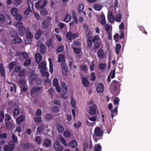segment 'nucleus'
Returning a JSON list of instances; mask_svg holds the SVG:
<instances>
[{"instance_id":"f257e3e1","label":"nucleus","mask_w":151,"mask_h":151,"mask_svg":"<svg viewBox=\"0 0 151 151\" xmlns=\"http://www.w3.org/2000/svg\"><path fill=\"white\" fill-rule=\"evenodd\" d=\"M31 75L29 76V82L31 83L33 80H35L36 84L38 85H41L43 82L42 81L40 78H37V75L34 74L33 71L31 72Z\"/></svg>"},{"instance_id":"f03ea898","label":"nucleus","mask_w":151,"mask_h":151,"mask_svg":"<svg viewBox=\"0 0 151 151\" xmlns=\"http://www.w3.org/2000/svg\"><path fill=\"white\" fill-rule=\"evenodd\" d=\"M94 133L96 135L93 136V138L94 139L95 141L96 142L97 141L98 139L97 138L96 136H102L103 135V132L99 127H97L95 128Z\"/></svg>"},{"instance_id":"7ed1b4c3","label":"nucleus","mask_w":151,"mask_h":151,"mask_svg":"<svg viewBox=\"0 0 151 151\" xmlns=\"http://www.w3.org/2000/svg\"><path fill=\"white\" fill-rule=\"evenodd\" d=\"M79 35L78 33H73L71 32H68L66 34V36L69 40L76 39L79 37Z\"/></svg>"},{"instance_id":"20e7f679","label":"nucleus","mask_w":151,"mask_h":151,"mask_svg":"<svg viewBox=\"0 0 151 151\" xmlns=\"http://www.w3.org/2000/svg\"><path fill=\"white\" fill-rule=\"evenodd\" d=\"M15 147V145L12 141L9 142L8 145H6L4 147V151H13Z\"/></svg>"},{"instance_id":"39448f33","label":"nucleus","mask_w":151,"mask_h":151,"mask_svg":"<svg viewBox=\"0 0 151 151\" xmlns=\"http://www.w3.org/2000/svg\"><path fill=\"white\" fill-rule=\"evenodd\" d=\"M17 26H19L18 32L20 36L23 35L25 33L26 30L25 27L22 26V23L21 22H18L16 24Z\"/></svg>"},{"instance_id":"423d86ee","label":"nucleus","mask_w":151,"mask_h":151,"mask_svg":"<svg viewBox=\"0 0 151 151\" xmlns=\"http://www.w3.org/2000/svg\"><path fill=\"white\" fill-rule=\"evenodd\" d=\"M53 147L56 151H63V146L61 144L60 142L56 141L53 144Z\"/></svg>"},{"instance_id":"0eeeda50","label":"nucleus","mask_w":151,"mask_h":151,"mask_svg":"<svg viewBox=\"0 0 151 151\" xmlns=\"http://www.w3.org/2000/svg\"><path fill=\"white\" fill-rule=\"evenodd\" d=\"M51 20V17L48 16L47 17L46 19H45L42 22V25L43 28L44 29L47 28L48 27L50 21Z\"/></svg>"},{"instance_id":"6e6552de","label":"nucleus","mask_w":151,"mask_h":151,"mask_svg":"<svg viewBox=\"0 0 151 151\" xmlns=\"http://www.w3.org/2000/svg\"><path fill=\"white\" fill-rule=\"evenodd\" d=\"M104 90V86L101 83H99L97 85L96 91L98 93H101L103 92Z\"/></svg>"},{"instance_id":"1a4fd4ad","label":"nucleus","mask_w":151,"mask_h":151,"mask_svg":"<svg viewBox=\"0 0 151 151\" xmlns=\"http://www.w3.org/2000/svg\"><path fill=\"white\" fill-rule=\"evenodd\" d=\"M46 63L44 61H42L41 63H40L39 65V68L40 69V72L42 73V72L44 71L47 70V68L46 67Z\"/></svg>"},{"instance_id":"9d476101","label":"nucleus","mask_w":151,"mask_h":151,"mask_svg":"<svg viewBox=\"0 0 151 151\" xmlns=\"http://www.w3.org/2000/svg\"><path fill=\"white\" fill-rule=\"evenodd\" d=\"M96 104L92 105L90 109L89 114L92 115H95L96 113Z\"/></svg>"},{"instance_id":"9b49d317","label":"nucleus","mask_w":151,"mask_h":151,"mask_svg":"<svg viewBox=\"0 0 151 151\" xmlns=\"http://www.w3.org/2000/svg\"><path fill=\"white\" fill-rule=\"evenodd\" d=\"M61 67L62 68V70L63 74L65 76L67 75L68 68L65 64V63H62L61 65Z\"/></svg>"},{"instance_id":"f8f14e48","label":"nucleus","mask_w":151,"mask_h":151,"mask_svg":"<svg viewBox=\"0 0 151 151\" xmlns=\"http://www.w3.org/2000/svg\"><path fill=\"white\" fill-rule=\"evenodd\" d=\"M42 88V87H39L38 86H35L32 88L31 89L30 94L31 95L34 94L37 92H38L41 90Z\"/></svg>"},{"instance_id":"ddd939ff","label":"nucleus","mask_w":151,"mask_h":151,"mask_svg":"<svg viewBox=\"0 0 151 151\" xmlns=\"http://www.w3.org/2000/svg\"><path fill=\"white\" fill-rule=\"evenodd\" d=\"M93 37L91 36H89L88 37L87 40V45L88 47L91 48L92 45L93 41L92 40Z\"/></svg>"},{"instance_id":"4468645a","label":"nucleus","mask_w":151,"mask_h":151,"mask_svg":"<svg viewBox=\"0 0 151 151\" xmlns=\"http://www.w3.org/2000/svg\"><path fill=\"white\" fill-rule=\"evenodd\" d=\"M44 125L45 124L44 123L43 124H40L37 127L36 133L37 132L39 133H42L44 129Z\"/></svg>"},{"instance_id":"2eb2a0df","label":"nucleus","mask_w":151,"mask_h":151,"mask_svg":"<svg viewBox=\"0 0 151 151\" xmlns=\"http://www.w3.org/2000/svg\"><path fill=\"white\" fill-rule=\"evenodd\" d=\"M25 117L23 115H21L16 118V123L18 124H20L25 120Z\"/></svg>"},{"instance_id":"dca6fc26","label":"nucleus","mask_w":151,"mask_h":151,"mask_svg":"<svg viewBox=\"0 0 151 151\" xmlns=\"http://www.w3.org/2000/svg\"><path fill=\"white\" fill-rule=\"evenodd\" d=\"M82 82L83 86L85 87H88L90 85L89 82L86 77L82 78Z\"/></svg>"},{"instance_id":"f3484780","label":"nucleus","mask_w":151,"mask_h":151,"mask_svg":"<svg viewBox=\"0 0 151 151\" xmlns=\"http://www.w3.org/2000/svg\"><path fill=\"white\" fill-rule=\"evenodd\" d=\"M97 55L98 57L100 58H104V50L102 48H100L98 50Z\"/></svg>"},{"instance_id":"a211bd4d","label":"nucleus","mask_w":151,"mask_h":151,"mask_svg":"<svg viewBox=\"0 0 151 151\" xmlns=\"http://www.w3.org/2000/svg\"><path fill=\"white\" fill-rule=\"evenodd\" d=\"M0 73L2 77L5 76V70L3 63H0Z\"/></svg>"},{"instance_id":"6ab92c4d","label":"nucleus","mask_w":151,"mask_h":151,"mask_svg":"<svg viewBox=\"0 0 151 151\" xmlns=\"http://www.w3.org/2000/svg\"><path fill=\"white\" fill-rule=\"evenodd\" d=\"M26 81L24 78H20L18 81L17 83L20 84V86H25Z\"/></svg>"},{"instance_id":"aec40b11","label":"nucleus","mask_w":151,"mask_h":151,"mask_svg":"<svg viewBox=\"0 0 151 151\" xmlns=\"http://www.w3.org/2000/svg\"><path fill=\"white\" fill-rule=\"evenodd\" d=\"M35 57L36 62L37 63H39L42 59L41 55L39 53H36L35 55Z\"/></svg>"},{"instance_id":"412c9836","label":"nucleus","mask_w":151,"mask_h":151,"mask_svg":"<svg viewBox=\"0 0 151 151\" xmlns=\"http://www.w3.org/2000/svg\"><path fill=\"white\" fill-rule=\"evenodd\" d=\"M115 69H114L113 71H111L110 74L108 76L107 78V81L108 82H110L111 81V79L110 78V76L111 75V78H113L115 76Z\"/></svg>"},{"instance_id":"4be33fe9","label":"nucleus","mask_w":151,"mask_h":151,"mask_svg":"<svg viewBox=\"0 0 151 151\" xmlns=\"http://www.w3.org/2000/svg\"><path fill=\"white\" fill-rule=\"evenodd\" d=\"M58 61L59 63L65 62V57L63 54H60V55L58 56Z\"/></svg>"},{"instance_id":"5701e85b","label":"nucleus","mask_w":151,"mask_h":151,"mask_svg":"<svg viewBox=\"0 0 151 151\" xmlns=\"http://www.w3.org/2000/svg\"><path fill=\"white\" fill-rule=\"evenodd\" d=\"M68 146L73 148H76L77 146V142L76 140H72L69 143Z\"/></svg>"},{"instance_id":"b1692460","label":"nucleus","mask_w":151,"mask_h":151,"mask_svg":"<svg viewBox=\"0 0 151 151\" xmlns=\"http://www.w3.org/2000/svg\"><path fill=\"white\" fill-rule=\"evenodd\" d=\"M51 145V141L47 139H45L44 140V141L43 144V146L44 147L46 146L49 147H50Z\"/></svg>"},{"instance_id":"393cba45","label":"nucleus","mask_w":151,"mask_h":151,"mask_svg":"<svg viewBox=\"0 0 151 151\" xmlns=\"http://www.w3.org/2000/svg\"><path fill=\"white\" fill-rule=\"evenodd\" d=\"M42 32V31L40 30V29L38 30L37 31L35 38L37 40H38L41 37Z\"/></svg>"},{"instance_id":"a878e982","label":"nucleus","mask_w":151,"mask_h":151,"mask_svg":"<svg viewBox=\"0 0 151 151\" xmlns=\"http://www.w3.org/2000/svg\"><path fill=\"white\" fill-rule=\"evenodd\" d=\"M41 8L40 12L41 15L45 16L48 14V12L45 8Z\"/></svg>"},{"instance_id":"bb28decb","label":"nucleus","mask_w":151,"mask_h":151,"mask_svg":"<svg viewBox=\"0 0 151 151\" xmlns=\"http://www.w3.org/2000/svg\"><path fill=\"white\" fill-rule=\"evenodd\" d=\"M22 42L21 39L18 36L15 37V38L13 40L12 43H20Z\"/></svg>"},{"instance_id":"cd10ccee","label":"nucleus","mask_w":151,"mask_h":151,"mask_svg":"<svg viewBox=\"0 0 151 151\" xmlns=\"http://www.w3.org/2000/svg\"><path fill=\"white\" fill-rule=\"evenodd\" d=\"M62 90L64 93H66L67 91V86L65 82H62L61 84Z\"/></svg>"},{"instance_id":"c85d7f7f","label":"nucleus","mask_w":151,"mask_h":151,"mask_svg":"<svg viewBox=\"0 0 151 151\" xmlns=\"http://www.w3.org/2000/svg\"><path fill=\"white\" fill-rule=\"evenodd\" d=\"M102 6L101 4H95L94 6V8L95 10L97 11H100L102 8Z\"/></svg>"},{"instance_id":"c756f323","label":"nucleus","mask_w":151,"mask_h":151,"mask_svg":"<svg viewBox=\"0 0 151 151\" xmlns=\"http://www.w3.org/2000/svg\"><path fill=\"white\" fill-rule=\"evenodd\" d=\"M10 12L12 15L14 16L17 14L18 10L16 8H12L11 9Z\"/></svg>"},{"instance_id":"7c9ffc66","label":"nucleus","mask_w":151,"mask_h":151,"mask_svg":"<svg viewBox=\"0 0 151 151\" xmlns=\"http://www.w3.org/2000/svg\"><path fill=\"white\" fill-rule=\"evenodd\" d=\"M40 48V53L41 54L44 53L45 52L46 49V46L43 44H41Z\"/></svg>"},{"instance_id":"2f4dec72","label":"nucleus","mask_w":151,"mask_h":151,"mask_svg":"<svg viewBox=\"0 0 151 151\" xmlns=\"http://www.w3.org/2000/svg\"><path fill=\"white\" fill-rule=\"evenodd\" d=\"M111 83L113 84H114V88L115 89H116V88L117 87H118L120 86V84L119 82H118L117 81L115 80H114V81H113L111 82Z\"/></svg>"},{"instance_id":"473e14b6","label":"nucleus","mask_w":151,"mask_h":151,"mask_svg":"<svg viewBox=\"0 0 151 151\" xmlns=\"http://www.w3.org/2000/svg\"><path fill=\"white\" fill-rule=\"evenodd\" d=\"M94 43V48L93 49L94 50H96L98 49L100 46V42L99 41H96L93 42Z\"/></svg>"},{"instance_id":"72a5a7b5","label":"nucleus","mask_w":151,"mask_h":151,"mask_svg":"<svg viewBox=\"0 0 151 151\" xmlns=\"http://www.w3.org/2000/svg\"><path fill=\"white\" fill-rule=\"evenodd\" d=\"M58 131L60 133H62L64 130V127L60 124H58L57 126Z\"/></svg>"},{"instance_id":"f704fd0d","label":"nucleus","mask_w":151,"mask_h":151,"mask_svg":"<svg viewBox=\"0 0 151 151\" xmlns=\"http://www.w3.org/2000/svg\"><path fill=\"white\" fill-rule=\"evenodd\" d=\"M71 19V16L68 14H66L64 20L65 22H69Z\"/></svg>"},{"instance_id":"c9c22d12","label":"nucleus","mask_w":151,"mask_h":151,"mask_svg":"<svg viewBox=\"0 0 151 151\" xmlns=\"http://www.w3.org/2000/svg\"><path fill=\"white\" fill-rule=\"evenodd\" d=\"M106 66L105 63H100L98 65L99 69L101 70H103L105 69Z\"/></svg>"},{"instance_id":"e433bc0d","label":"nucleus","mask_w":151,"mask_h":151,"mask_svg":"<svg viewBox=\"0 0 151 151\" xmlns=\"http://www.w3.org/2000/svg\"><path fill=\"white\" fill-rule=\"evenodd\" d=\"M121 47V45L119 44H117L115 47V51L117 54H118L120 52V50Z\"/></svg>"},{"instance_id":"4c0bfd02","label":"nucleus","mask_w":151,"mask_h":151,"mask_svg":"<svg viewBox=\"0 0 151 151\" xmlns=\"http://www.w3.org/2000/svg\"><path fill=\"white\" fill-rule=\"evenodd\" d=\"M5 17L3 14H0V24H3L5 21Z\"/></svg>"},{"instance_id":"58836bf2","label":"nucleus","mask_w":151,"mask_h":151,"mask_svg":"<svg viewBox=\"0 0 151 151\" xmlns=\"http://www.w3.org/2000/svg\"><path fill=\"white\" fill-rule=\"evenodd\" d=\"M19 113V110L17 108H15L13 110V116H17Z\"/></svg>"},{"instance_id":"ea45409f","label":"nucleus","mask_w":151,"mask_h":151,"mask_svg":"<svg viewBox=\"0 0 151 151\" xmlns=\"http://www.w3.org/2000/svg\"><path fill=\"white\" fill-rule=\"evenodd\" d=\"M59 109L58 106H55L52 108L51 110L52 112L54 113H57L59 111Z\"/></svg>"},{"instance_id":"a19ab883","label":"nucleus","mask_w":151,"mask_h":151,"mask_svg":"<svg viewBox=\"0 0 151 151\" xmlns=\"http://www.w3.org/2000/svg\"><path fill=\"white\" fill-rule=\"evenodd\" d=\"M4 119V111H0V122H2Z\"/></svg>"},{"instance_id":"79ce46f5","label":"nucleus","mask_w":151,"mask_h":151,"mask_svg":"<svg viewBox=\"0 0 151 151\" xmlns=\"http://www.w3.org/2000/svg\"><path fill=\"white\" fill-rule=\"evenodd\" d=\"M17 63L16 62H12L9 65V68L10 70H11L14 68V66L16 65Z\"/></svg>"},{"instance_id":"37998d69","label":"nucleus","mask_w":151,"mask_h":151,"mask_svg":"<svg viewBox=\"0 0 151 151\" xmlns=\"http://www.w3.org/2000/svg\"><path fill=\"white\" fill-rule=\"evenodd\" d=\"M12 142L14 144L17 143L18 142V139L17 137L14 134H12Z\"/></svg>"},{"instance_id":"c03bdc74","label":"nucleus","mask_w":151,"mask_h":151,"mask_svg":"<svg viewBox=\"0 0 151 151\" xmlns=\"http://www.w3.org/2000/svg\"><path fill=\"white\" fill-rule=\"evenodd\" d=\"M31 60L29 59H27L24 63V65L25 67L28 66L31 63Z\"/></svg>"},{"instance_id":"a18cd8bd","label":"nucleus","mask_w":151,"mask_h":151,"mask_svg":"<svg viewBox=\"0 0 151 151\" xmlns=\"http://www.w3.org/2000/svg\"><path fill=\"white\" fill-rule=\"evenodd\" d=\"M64 48V47L63 45H61L59 46L56 50L57 52L60 53L63 51Z\"/></svg>"},{"instance_id":"49530a36","label":"nucleus","mask_w":151,"mask_h":151,"mask_svg":"<svg viewBox=\"0 0 151 151\" xmlns=\"http://www.w3.org/2000/svg\"><path fill=\"white\" fill-rule=\"evenodd\" d=\"M121 19V15L120 14H117L115 17V21L117 22H120Z\"/></svg>"},{"instance_id":"de8ad7c7","label":"nucleus","mask_w":151,"mask_h":151,"mask_svg":"<svg viewBox=\"0 0 151 151\" xmlns=\"http://www.w3.org/2000/svg\"><path fill=\"white\" fill-rule=\"evenodd\" d=\"M63 135L66 137H69L71 136L70 132L68 130L65 131L63 132Z\"/></svg>"},{"instance_id":"09e8293b","label":"nucleus","mask_w":151,"mask_h":151,"mask_svg":"<svg viewBox=\"0 0 151 151\" xmlns=\"http://www.w3.org/2000/svg\"><path fill=\"white\" fill-rule=\"evenodd\" d=\"M6 125L7 129H11L13 128V125L11 123H6Z\"/></svg>"},{"instance_id":"8fccbe9b","label":"nucleus","mask_w":151,"mask_h":151,"mask_svg":"<svg viewBox=\"0 0 151 151\" xmlns=\"http://www.w3.org/2000/svg\"><path fill=\"white\" fill-rule=\"evenodd\" d=\"M30 11H31L30 5H28L27 6L26 10L24 12V14L26 15H28Z\"/></svg>"},{"instance_id":"3c124183","label":"nucleus","mask_w":151,"mask_h":151,"mask_svg":"<svg viewBox=\"0 0 151 151\" xmlns=\"http://www.w3.org/2000/svg\"><path fill=\"white\" fill-rule=\"evenodd\" d=\"M35 141L38 144H40L41 143V141L40 137L39 136L36 137L35 138Z\"/></svg>"},{"instance_id":"603ef678","label":"nucleus","mask_w":151,"mask_h":151,"mask_svg":"<svg viewBox=\"0 0 151 151\" xmlns=\"http://www.w3.org/2000/svg\"><path fill=\"white\" fill-rule=\"evenodd\" d=\"M52 39L51 38H50L48 39L46 42L45 44L48 47H49L52 43Z\"/></svg>"},{"instance_id":"864d4df0","label":"nucleus","mask_w":151,"mask_h":151,"mask_svg":"<svg viewBox=\"0 0 151 151\" xmlns=\"http://www.w3.org/2000/svg\"><path fill=\"white\" fill-rule=\"evenodd\" d=\"M23 56L24 59H27L28 57V54L27 53L24 52H23L21 53L19 55V57L20 56Z\"/></svg>"},{"instance_id":"5fc2aeb1","label":"nucleus","mask_w":151,"mask_h":151,"mask_svg":"<svg viewBox=\"0 0 151 151\" xmlns=\"http://www.w3.org/2000/svg\"><path fill=\"white\" fill-rule=\"evenodd\" d=\"M45 118L46 120L47 121H50L52 119V116L51 115L49 114H46L45 115Z\"/></svg>"},{"instance_id":"6e6d98bb","label":"nucleus","mask_w":151,"mask_h":151,"mask_svg":"<svg viewBox=\"0 0 151 151\" xmlns=\"http://www.w3.org/2000/svg\"><path fill=\"white\" fill-rule=\"evenodd\" d=\"M15 19L17 21H20L22 19V16L19 14H17L15 16Z\"/></svg>"},{"instance_id":"4d7b16f0","label":"nucleus","mask_w":151,"mask_h":151,"mask_svg":"<svg viewBox=\"0 0 151 151\" xmlns=\"http://www.w3.org/2000/svg\"><path fill=\"white\" fill-rule=\"evenodd\" d=\"M32 40V39L29 38L28 37H27L25 40V43L27 44H30L31 43Z\"/></svg>"},{"instance_id":"13d9d810","label":"nucleus","mask_w":151,"mask_h":151,"mask_svg":"<svg viewBox=\"0 0 151 151\" xmlns=\"http://www.w3.org/2000/svg\"><path fill=\"white\" fill-rule=\"evenodd\" d=\"M25 73V70H22L19 71V76L20 77H23L24 76Z\"/></svg>"},{"instance_id":"bf43d9fd","label":"nucleus","mask_w":151,"mask_h":151,"mask_svg":"<svg viewBox=\"0 0 151 151\" xmlns=\"http://www.w3.org/2000/svg\"><path fill=\"white\" fill-rule=\"evenodd\" d=\"M53 85L55 86L59 85L58 82V79L56 78H55L53 81Z\"/></svg>"},{"instance_id":"052dcab7","label":"nucleus","mask_w":151,"mask_h":151,"mask_svg":"<svg viewBox=\"0 0 151 151\" xmlns=\"http://www.w3.org/2000/svg\"><path fill=\"white\" fill-rule=\"evenodd\" d=\"M83 5L82 4H80L78 6V11L79 13L81 12L83 10Z\"/></svg>"},{"instance_id":"680f3d73","label":"nucleus","mask_w":151,"mask_h":151,"mask_svg":"<svg viewBox=\"0 0 151 151\" xmlns=\"http://www.w3.org/2000/svg\"><path fill=\"white\" fill-rule=\"evenodd\" d=\"M96 78V76L95 75V74L94 72H92L91 74V79L92 81H94Z\"/></svg>"},{"instance_id":"e2e57ef3","label":"nucleus","mask_w":151,"mask_h":151,"mask_svg":"<svg viewBox=\"0 0 151 151\" xmlns=\"http://www.w3.org/2000/svg\"><path fill=\"white\" fill-rule=\"evenodd\" d=\"M42 76H44L46 77L47 78L49 77V74L48 72L47 71H43L42 72Z\"/></svg>"},{"instance_id":"0e129e2a","label":"nucleus","mask_w":151,"mask_h":151,"mask_svg":"<svg viewBox=\"0 0 151 151\" xmlns=\"http://www.w3.org/2000/svg\"><path fill=\"white\" fill-rule=\"evenodd\" d=\"M109 21L111 23H113L114 22V16L113 17L109 16L108 17Z\"/></svg>"},{"instance_id":"69168bd1","label":"nucleus","mask_w":151,"mask_h":151,"mask_svg":"<svg viewBox=\"0 0 151 151\" xmlns=\"http://www.w3.org/2000/svg\"><path fill=\"white\" fill-rule=\"evenodd\" d=\"M21 69V67L20 66H17L15 67L14 69V71L16 73L19 72Z\"/></svg>"},{"instance_id":"338daca9","label":"nucleus","mask_w":151,"mask_h":151,"mask_svg":"<svg viewBox=\"0 0 151 151\" xmlns=\"http://www.w3.org/2000/svg\"><path fill=\"white\" fill-rule=\"evenodd\" d=\"M10 35L11 37H15L17 35V32L14 31H12L10 32Z\"/></svg>"},{"instance_id":"774afa93","label":"nucleus","mask_w":151,"mask_h":151,"mask_svg":"<svg viewBox=\"0 0 151 151\" xmlns=\"http://www.w3.org/2000/svg\"><path fill=\"white\" fill-rule=\"evenodd\" d=\"M34 120L36 122H40L42 120V119L40 116H36L35 117Z\"/></svg>"}]
</instances>
